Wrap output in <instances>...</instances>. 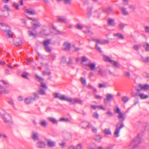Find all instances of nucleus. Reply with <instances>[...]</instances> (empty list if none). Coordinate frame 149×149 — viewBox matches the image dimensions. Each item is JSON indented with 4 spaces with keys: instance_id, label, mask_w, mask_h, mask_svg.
Wrapping results in <instances>:
<instances>
[{
    "instance_id": "40",
    "label": "nucleus",
    "mask_w": 149,
    "mask_h": 149,
    "mask_svg": "<svg viewBox=\"0 0 149 149\" xmlns=\"http://www.w3.org/2000/svg\"><path fill=\"white\" fill-rule=\"evenodd\" d=\"M72 0H64V3L66 4L70 5L71 4Z\"/></svg>"
},
{
    "instance_id": "56",
    "label": "nucleus",
    "mask_w": 149,
    "mask_h": 149,
    "mask_svg": "<svg viewBox=\"0 0 149 149\" xmlns=\"http://www.w3.org/2000/svg\"><path fill=\"white\" fill-rule=\"evenodd\" d=\"M13 6L16 9L18 10L19 9V6L17 3H14Z\"/></svg>"
},
{
    "instance_id": "48",
    "label": "nucleus",
    "mask_w": 149,
    "mask_h": 149,
    "mask_svg": "<svg viewBox=\"0 0 149 149\" xmlns=\"http://www.w3.org/2000/svg\"><path fill=\"white\" fill-rule=\"evenodd\" d=\"M124 24L122 23H120L118 24V28L120 29H122L124 26Z\"/></svg>"
},
{
    "instance_id": "22",
    "label": "nucleus",
    "mask_w": 149,
    "mask_h": 149,
    "mask_svg": "<svg viewBox=\"0 0 149 149\" xmlns=\"http://www.w3.org/2000/svg\"><path fill=\"white\" fill-rule=\"evenodd\" d=\"M28 33L29 36H33L34 38L36 36L37 33L36 32L34 33L32 31H28Z\"/></svg>"
},
{
    "instance_id": "18",
    "label": "nucleus",
    "mask_w": 149,
    "mask_h": 149,
    "mask_svg": "<svg viewBox=\"0 0 149 149\" xmlns=\"http://www.w3.org/2000/svg\"><path fill=\"white\" fill-rule=\"evenodd\" d=\"M9 93V91L6 89L3 86L1 85L0 86V93L8 94Z\"/></svg>"
},
{
    "instance_id": "43",
    "label": "nucleus",
    "mask_w": 149,
    "mask_h": 149,
    "mask_svg": "<svg viewBox=\"0 0 149 149\" xmlns=\"http://www.w3.org/2000/svg\"><path fill=\"white\" fill-rule=\"evenodd\" d=\"M114 35L115 36H118L119 38H120L121 39H123L124 38L123 36L121 34L116 33V34H114Z\"/></svg>"
},
{
    "instance_id": "47",
    "label": "nucleus",
    "mask_w": 149,
    "mask_h": 149,
    "mask_svg": "<svg viewBox=\"0 0 149 149\" xmlns=\"http://www.w3.org/2000/svg\"><path fill=\"white\" fill-rule=\"evenodd\" d=\"M41 84L40 86L41 87L45 88V90L47 89V86H46L45 84L43 83L42 82L41 83Z\"/></svg>"
},
{
    "instance_id": "23",
    "label": "nucleus",
    "mask_w": 149,
    "mask_h": 149,
    "mask_svg": "<svg viewBox=\"0 0 149 149\" xmlns=\"http://www.w3.org/2000/svg\"><path fill=\"white\" fill-rule=\"evenodd\" d=\"M48 120L53 124H57V121L56 119L53 117H51L48 118Z\"/></svg>"
},
{
    "instance_id": "49",
    "label": "nucleus",
    "mask_w": 149,
    "mask_h": 149,
    "mask_svg": "<svg viewBox=\"0 0 149 149\" xmlns=\"http://www.w3.org/2000/svg\"><path fill=\"white\" fill-rule=\"evenodd\" d=\"M2 81L3 84L5 86L6 88H8L9 86V84L4 80H2Z\"/></svg>"
},
{
    "instance_id": "30",
    "label": "nucleus",
    "mask_w": 149,
    "mask_h": 149,
    "mask_svg": "<svg viewBox=\"0 0 149 149\" xmlns=\"http://www.w3.org/2000/svg\"><path fill=\"white\" fill-rule=\"evenodd\" d=\"M101 138V136L100 135H98L95 136L94 138V139L96 141L100 142V140Z\"/></svg>"
},
{
    "instance_id": "12",
    "label": "nucleus",
    "mask_w": 149,
    "mask_h": 149,
    "mask_svg": "<svg viewBox=\"0 0 149 149\" xmlns=\"http://www.w3.org/2000/svg\"><path fill=\"white\" fill-rule=\"evenodd\" d=\"M86 66L89 67L90 70L91 71L94 70L95 69L96 64L95 63L89 62L87 63Z\"/></svg>"
},
{
    "instance_id": "46",
    "label": "nucleus",
    "mask_w": 149,
    "mask_h": 149,
    "mask_svg": "<svg viewBox=\"0 0 149 149\" xmlns=\"http://www.w3.org/2000/svg\"><path fill=\"white\" fill-rule=\"evenodd\" d=\"M34 98L33 99V100H36L38 99L39 98V97L38 95V94L36 93H34Z\"/></svg>"
},
{
    "instance_id": "42",
    "label": "nucleus",
    "mask_w": 149,
    "mask_h": 149,
    "mask_svg": "<svg viewBox=\"0 0 149 149\" xmlns=\"http://www.w3.org/2000/svg\"><path fill=\"white\" fill-rule=\"evenodd\" d=\"M128 100L129 98L126 96L123 97L122 98V100L125 103Z\"/></svg>"
},
{
    "instance_id": "37",
    "label": "nucleus",
    "mask_w": 149,
    "mask_h": 149,
    "mask_svg": "<svg viewBox=\"0 0 149 149\" xmlns=\"http://www.w3.org/2000/svg\"><path fill=\"white\" fill-rule=\"evenodd\" d=\"M76 27L77 29H79L81 30L84 27V26L81 24H77Z\"/></svg>"
},
{
    "instance_id": "50",
    "label": "nucleus",
    "mask_w": 149,
    "mask_h": 149,
    "mask_svg": "<svg viewBox=\"0 0 149 149\" xmlns=\"http://www.w3.org/2000/svg\"><path fill=\"white\" fill-rule=\"evenodd\" d=\"M106 86V85L104 84H99L98 87L100 88H105Z\"/></svg>"
},
{
    "instance_id": "32",
    "label": "nucleus",
    "mask_w": 149,
    "mask_h": 149,
    "mask_svg": "<svg viewBox=\"0 0 149 149\" xmlns=\"http://www.w3.org/2000/svg\"><path fill=\"white\" fill-rule=\"evenodd\" d=\"M110 63L112 64L114 67L116 68L118 67V63L117 62L114 61L112 60V62H111Z\"/></svg>"
},
{
    "instance_id": "52",
    "label": "nucleus",
    "mask_w": 149,
    "mask_h": 149,
    "mask_svg": "<svg viewBox=\"0 0 149 149\" xmlns=\"http://www.w3.org/2000/svg\"><path fill=\"white\" fill-rule=\"evenodd\" d=\"M96 149H110V147L108 146L106 147V148H104L102 146H100L97 147L96 148Z\"/></svg>"
},
{
    "instance_id": "9",
    "label": "nucleus",
    "mask_w": 149,
    "mask_h": 149,
    "mask_svg": "<svg viewBox=\"0 0 149 149\" xmlns=\"http://www.w3.org/2000/svg\"><path fill=\"white\" fill-rule=\"evenodd\" d=\"M149 89V85L147 84L142 85L139 84L137 88V91H140L141 90H148Z\"/></svg>"
},
{
    "instance_id": "44",
    "label": "nucleus",
    "mask_w": 149,
    "mask_h": 149,
    "mask_svg": "<svg viewBox=\"0 0 149 149\" xmlns=\"http://www.w3.org/2000/svg\"><path fill=\"white\" fill-rule=\"evenodd\" d=\"M104 11L108 13H109L112 11V9L111 8H107L104 9Z\"/></svg>"
},
{
    "instance_id": "25",
    "label": "nucleus",
    "mask_w": 149,
    "mask_h": 149,
    "mask_svg": "<svg viewBox=\"0 0 149 149\" xmlns=\"http://www.w3.org/2000/svg\"><path fill=\"white\" fill-rule=\"evenodd\" d=\"M58 22H65L66 19L64 17H58Z\"/></svg>"
},
{
    "instance_id": "38",
    "label": "nucleus",
    "mask_w": 149,
    "mask_h": 149,
    "mask_svg": "<svg viewBox=\"0 0 149 149\" xmlns=\"http://www.w3.org/2000/svg\"><path fill=\"white\" fill-rule=\"evenodd\" d=\"M143 47L145 48L146 51H149V44L148 43H146V44L143 45Z\"/></svg>"
},
{
    "instance_id": "62",
    "label": "nucleus",
    "mask_w": 149,
    "mask_h": 149,
    "mask_svg": "<svg viewBox=\"0 0 149 149\" xmlns=\"http://www.w3.org/2000/svg\"><path fill=\"white\" fill-rule=\"evenodd\" d=\"M93 116L94 118H98V115L96 113H94L93 114Z\"/></svg>"
},
{
    "instance_id": "59",
    "label": "nucleus",
    "mask_w": 149,
    "mask_h": 149,
    "mask_svg": "<svg viewBox=\"0 0 149 149\" xmlns=\"http://www.w3.org/2000/svg\"><path fill=\"white\" fill-rule=\"evenodd\" d=\"M81 60V62H84L86 61H87V59L86 57L84 56L82 57Z\"/></svg>"
},
{
    "instance_id": "4",
    "label": "nucleus",
    "mask_w": 149,
    "mask_h": 149,
    "mask_svg": "<svg viewBox=\"0 0 149 149\" xmlns=\"http://www.w3.org/2000/svg\"><path fill=\"white\" fill-rule=\"evenodd\" d=\"M51 40H48L44 41L43 43V45L44 47V49L47 52L51 53L52 51V49L49 46L50 44Z\"/></svg>"
},
{
    "instance_id": "11",
    "label": "nucleus",
    "mask_w": 149,
    "mask_h": 149,
    "mask_svg": "<svg viewBox=\"0 0 149 149\" xmlns=\"http://www.w3.org/2000/svg\"><path fill=\"white\" fill-rule=\"evenodd\" d=\"M31 138L34 141L38 140L39 134L36 132L33 131L31 134Z\"/></svg>"
},
{
    "instance_id": "55",
    "label": "nucleus",
    "mask_w": 149,
    "mask_h": 149,
    "mask_svg": "<svg viewBox=\"0 0 149 149\" xmlns=\"http://www.w3.org/2000/svg\"><path fill=\"white\" fill-rule=\"evenodd\" d=\"M73 63L72 60L70 58H69V61L67 63V64L69 65H70Z\"/></svg>"
},
{
    "instance_id": "61",
    "label": "nucleus",
    "mask_w": 149,
    "mask_h": 149,
    "mask_svg": "<svg viewBox=\"0 0 149 149\" xmlns=\"http://www.w3.org/2000/svg\"><path fill=\"white\" fill-rule=\"evenodd\" d=\"M129 8L132 11H134L135 10V7L134 5H130V6Z\"/></svg>"
},
{
    "instance_id": "21",
    "label": "nucleus",
    "mask_w": 149,
    "mask_h": 149,
    "mask_svg": "<svg viewBox=\"0 0 149 149\" xmlns=\"http://www.w3.org/2000/svg\"><path fill=\"white\" fill-rule=\"evenodd\" d=\"M108 24L111 26H114L115 25L114 20L112 19H109L108 20Z\"/></svg>"
},
{
    "instance_id": "29",
    "label": "nucleus",
    "mask_w": 149,
    "mask_h": 149,
    "mask_svg": "<svg viewBox=\"0 0 149 149\" xmlns=\"http://www.w3.org/2000/svg\"><path fill=\"white\" fill-rule=\"evenodd\" d=\"M103 58L104 60L106 61L109 62L110 63L112 62V60L110 59L109 57L108 56H104Z\"/></svg>"
},
{
    "instance_id": "6",
    "label": "nucleus",
    "mask_w": 149,
    "mask_h": 149,
    "mask_svg": "<svg viewBox=\"0 0 149 149\" xmlns=\"http://www.w3.org/2000/svg\"><path fill=\"white\" fill-rule=\"evenodd\" d=\"M116 107V109H114V110L116 113L118 114V118L121 122H123L125 118L124 114L122 113L118 107Z\"/></svg>"
},
{
    "instance_id": "14",
    "label": "nucleus",
    "mask_w": 149,
    "mask_h": 149,
    "mask_svg": "<svg viewBox=\"0 0 149 149\" xmlns=\"http://www.w3.org/2000/svg\"><path fill=\"white\" fill-rule=\"evenodd\" d=\"M47 146L49 147L52 148L55 146L56 145L55 142L50 139L47 140Z\"/></svg>"
},
{
    "instance_id": "16",
    "label": "nucleus",
    "mask_w": 149,
    "mask_h": 149,
    "mask_svg": "<svg viewBox=\"0 0 149 149\" xmlns=\"http://www.w3.org/2000/svg\"><path fill=\"white\" fill-rule=\"evenodd\" d=\"M106 98L104 100V102L105 103H107L111 100L113 98V96L111 94H107Z\"/></svg>"
},
{
    "instance_id": "31",
    "label": "nucleus",
    "mask_w": 149,
    "mask_h": 149,
    "mask_svg": "<svg viewBox=\"0 0 149 149\" xmlns=\"http://www.w3.org/2000/svg\"><path fill=\"white\" fill-rule=\"evenodd\" d=\"M7 33V36L9 38H12L13 37V35L10 33L11 31L10 29L8 30L6 32H5Z\"/></svg>"
},
{
    "instance_id": "26",
    "label": "nucleus",
    "mask_w": 149,
    "mask_h": 149,
    "mask_svg": "<svg viewBox=\"0 0 149 149\" xmlns=\"http://www.w3.org/2000/svg\"><path fill=\"white\" fill-rule=\"evenodd\" d=\"M46 90L40 88L39 90L38 91V93L41 95H45L46 94L45 91Z\"/></svg>"
},
{
    "instance_id": "60",
    "label": "nucleus",
    "mask_w": 149,
    "mask_h": 149,
    "mask_svg": "<svg viewBox=\"0 0 149 149\" xmlns=\"http://www.w3.org/2000/svg\"><path fill=\"white\" fill-rule=\"evenodd\" d=\"M145 31L146 32H149V26H146L145 27Z\"/></svg>"
},
{
    "instance_id": "3",
    "label": "nucleus",
    "mask_w": 149,
    "mask_h": 149,
    "mask_svg": "<svg viewBox=\"0 0 149 149\" xmlns=\"http://www.w3.org/2000/svg\"><path fill=\"white\" fill-rule=\"evenodd\" d=\"M140 142L141 138L139 135V134L134 139L132 140L130 144V146L131 147V148H134Z\"/></svg>"
},
{
    "instance_id": "63",
    "label": "nucleus",
    "mask_w": 149,
    "mask_h": 149,
    "mask_svg": "<svg viewBox=\"0 0 149 149\" xmlns=\"http://www.w3.org/2000/svg\"><path fill=\"white\" fill-rule=\"evenodd\" d=\"M59 144L60 146H61L62 148L65 145V143L64 142H62V143H59Z\"/></svg>"
},
{
    "instance_id": "5",
    "label": "nucleus",
    "mask_w": 149,
    "mask_h": 149,
    "mask_svg": "<svg viewBox=\"0 0 149 149\" xmlns=\"http://www.w3.org/2000/svg\"><path fill=\"white\" fill-rule=\"evenodd\" d=\"M124 126V125L123 123H119L116 125V128L114 133V135L116 137L119 136L120 130Z\"/></svg>"
},
{
    "instance_id": "51",
    "label": "nucleus",
    "mask_w": 149,
    "mask_h": 149,
    "mask_svg": "<svg viewBox=\"0 0 149 149\" xmlns=\"http://www.w3.org/2000/svg\"><path fill=\"white\" fill-rule=\"evenodd\" d=\"M60 120L61 121H65V122H67V121H69V120L67 119V118H61L60 119Z\"/></svg>"
},
{
    "instance_id": "1",
    "label": "nucleus",
    "mask_w": 149,
    "mask_h": 149,
    "mask_svg": "<svg viewBox=\"0 0 149 149\" xmlns=\"http://www.w3.org/2000/svg\"><path fill=\"white\" fill-rule=\"evenodd\" d=\"M3 121L10 127L13 123L11 116L8 113H5L1 115Z\"/></svg>"
},
{
    "instance_id": "20",
    "label": "nucleus",
    "mask_w": 149,
    "mask_h": 149,
    "mask_svg": "<svg viewBox=\"0 0 149 149\" xmlns=\"http://www.w3.org/2000/svg\"><path fill=\"white\" fill-rule=\"evenodd\" d=\"M31 24L33 26V28L34 29H36L39 27L40 26V24L39 22H36L35 23H33V21L31 22Z\"/></svg>"
},
{
    "instance_id": "54",
    "label": "nucleus",
    "mask_w": 149,
    "mask_h": 149,
    "mask_svg": "<svg viewBox=\"0 0 149 149\" xmlns=\"http://www.w3.org/2000/svg\"><path fill=\"white\" fill-rule=\"evenodd\" d=\"M84 32L88 34V35H91L93 34V32L89 30H88L87 31H84Z\"/></svg>"
},
{
    "instance_id": "28",
    "label": "nucleus",
    "mask_w": 149,
    "mask_h": 149,
    "mask_svg": "<svg viewBox=\"0 0 149 149\" xmlns=\"http://www.w3.org/2000/svg\"><path fill=\"white\" fill-rule=\"evenodd\" d=\"M121 10L123 14L124 15H128V13L127 11L125 8H122Z\"/></svg>"
},
{
    "instance_id": "33",
    "label": "nucleus",
    "mask_w": 149,
    "mask_h": 149,
    "mask_svg": "<svg viewBox=\"0 0 149 149\" xmlns=\"http://www.w3.org/2000/svg\"><path fill=\"white\" fill-rule=\"evenodd\" d=\"M139 96L141 99H144L147 98L148 96L145 95L144 94L141 93L139 94Z\"/></svg>"
},
{
    "instance_id": "27",
    "label": "nucleus",
    "mask_w": 149,
    "mask_h": 149,
    "mask_svg": "<svg viewBox=\"0 0 149 149\" xmlns=\"http://www.w3.org/2000/svg\"><path fill=\"white\" fill-rule=\"evenodd\" d=\"M35 79L40 82H43L44 79L41 77H40L38 75H36L35 77Z\"/></svg>"
},
{
    "instance_id": "8",
    "label": "nucleus",
    "mask_w": 149,
    "mask_h": 149,
    "mask_svg": "<svg viewBox=\"0 0 149 149\" xmlns=\"http://www.w3.org/2000/svg\"><path fill=\"white\" fill-rule=\"evenodd\" d=\"M10 29V27L6 23L2 22L0 23V29L3 30L5 32H6Z\"/></svg>"
},
{
    "instance_id": "2",
    "label": "nucleus",
    "mask_w": 149,
    "mask_h": 149,
    "mask_svg": "<svg viewBox=\"0 0 149 149\" xmlns=\"http://www.w3.org/2000/svg\"><path fill=\"white\" fill-rule=\"evenodd\" d=\"M92 40L95 41L96 43V44L95 45V47L96 48L97 50L100 52H101L102 51L101 49L98 46L97 44H108L109 43V41L108 40H102L100 39H95L93 38L92 39Z\"/></svg>"
},
{
    "instance_id": "13",
    "label": "nucleus",
    "mask_w": 149,
    "mask_h": 149,
    "mask_svg": "<svg viewBox=\"0 0 149 149\" xmlns=\"http://www.w3.org/2000/svg\"><path fill=\"white\" fill-rule=\"evenodd\" d=\"M37 147L40 148H45L46 144L44 142L39 141L37 143Z\"/></svg>"
},
{
    "instance_id": "10",
    "label": "nucleus",
    "mask_w": 149,
    "mask_h": 149,
    "mask_svg": "<svg viewBox=\"0 0 149 149\" xmlns=\"http://www.w3.org/2000/svg\"><path fill=\"white\" fill-rule=\"evenodd\" d=\"M54 97L55 98H58L61 100H64L66 101H67L68 98V97H65L64 95L61 96L60 94L58 93H55L54 95Z\"/></svg>"
},
{
    "instance_id": "15",
    "label": "nucleus",
    "mask_w": 149,
    "mask_h": 149,
    "mask_svg": "<svg viewBox=\"0 0 149 149\" xmlns=\"http://www.w3.org/2000/svg\"><path fill=\"white\" fill-rule=\"evenodd\" d=\"M23 10L25 12L29 15H33L35 14V11L31 8L27 9L26 7H24Z\"/></svg>"
},
{
    "instance_id": "45",
    "label": "nucleus",
    "mask_w": 149,
    "mask_h": 149,
    "mask_svg": "<svg viewBox=\"0 0 149 149\" xmlns=\"http://www.w3.org/2000/svg\"><path fill=\"white\" fill-rule=\"evenodd\" d=\"M28 75V73L26 72H24L22 74V77L24 78L27 79V76Z\"/></svg>"
},
{
    "instance_id": "24",
    "label": "nucleus",
    "mask_w": 149,
    "mask_h": 149,
    "mask_svg": "<svg viewBox=\"0 0 149 149\" xmlns=\"http://www.w3.org/2000/svg\"><path fill=\"white\" fill-rule=\"evenodd\" d=\"M33 98L30 97L29 98H26L25 100V102L27 104H30L32 102Z\"/></svg>"
},
{
    "instance_id": "19",
    "label": "nucleus",
    "mask_w": 149,
    "mask_h": 149,
    "mask_svg": "<svg viewBox=\"0 0 149 149\" xmlns=\"http://www.w3.org/2000/svg\"><path fill=\"white\" fill-rule=\"evenodd\" d=\"M90 123L87 121H84L81 124V126L83 128L86 129L89 127Z\"/></svg>"
},
{
    "instance_id": "64",
    "label": "nucleus",
    "mask_w": 149,
    "mask_h": 149,
    "mask_svg": "<svg viewBox=\"0 0 149 149\" xmlns=\"http://www.w3.org/2000/svg\"><path fill=\"white\" fill-rule=\"evenodd\" d=\"M95 98L96 99H101L102 98V97L99 95H95Z\"/></svg>"
},
{
    "instance_id": "41",
    "label": "nucleus",
    "mask_w": 149,
    "mask_h": 149,
    "mask_svg": "<svg viewBox=\"0 0 149 149\" xmlns=\"http://www.w3.org/2000/svg\"><path fill=\"white\" fill-rule=\"evenodd\" d=\"M105 133L107 134H111V132L110 130L108 129H105L104 130Z\"/></svg>"
},
{
    "instance_id": "39",
    "label": "nucleus",
    "mask_w": 149,
    "mask_h": 149,
    "mask_svg": "<svg viewBox=\"0 0 149 149\" xmlns=\"http://www.w3.org/2000/svg\"><path fill=\"white\" fill-rule=\"evenodd\" d=\"M143 61L146 63H149V57H147L145 58H142Z\"/></svg>"
},
{
    "instance_id": "53",
    "label": "nucleus",
    "mask_w": 149,
    "mask_h": 149,
    "mask_svg": "<svg viewBox=\"0 0 149 149\" xmlns=\"http://www.w3.org/2000/svg\"><path fill=\"white\" fill-rule=\"evenodd\" d=\"M42 73L44 75H50L51 74V72H46L45 71H43Z\"/></svg>"
},
{
    "instance_id": "17",
    "label": "nucleus",
    "mask_w": 149,
    "mask_h": 149,
    "mask_svg": "<svg viewBox=\"0 0 149 149\" xmlns=\"http://www.w3.org/2000/svg\"><path fill=\"white\" fill-rule=\"evenodd\" d=\"M71 45L70 43L69 42L64 43L63 44L64 50L66 51H69L70 49Z\"/></svg>"
},
{
    "instance_id": "36",
    "label": "nucleus",
    "mask_w": 149,
    "mask_h": 149,
    "mask_svg": "<svg viewBox=\"0 0 149 149\" xmlns=\"http://www.w3.org/2000/svg\"><path fill=\"white\" fill-rule=\"evenodd\" d=\"M80 81L82 85L83 86L85 85L86 84V80L83 77H81L80 79Z\"/></svg>"
},
{
    "instance_id": "57",
    "label": "nucleus",
    "mask_w": 149,
    "mask_h": 149,
    "mask_svg": "<svg viewBox=\"0 0 149 149\" xmlns=\"http://www.w3.org/2000/svg\"><path fill=\"white\" fill-rule=\"evenodd\" d=\"M82 146L81 144H78L76 146V149H82Z\"/></svg>"
},
{
    "instance_id": "7",
    "label": "nucleus",
    "mask_w": 149,
    "mask_h": 149,
    "mask_svg": "<svg viewBox=\"0 0 149 149\" xmlns=\"http://www.w3.org/2000/svg\"><path fill=\"white\" fill-rule=\"evenodd\" d=\"M67 101L70 102L72 104H81L82 103V101L79 98H71L68 97Z\"/></svg>"
},
{
    "instance_id": "34",
    "label": "nucleus",
    "mask_w": 149,
    "mask_h": 149,
    "mask_svg": "<svg viewBox=\"0 0 149 149\" xmlns=\"http://www.w3.org/2000/svg\"><path fill=\"white\" fill-rule=\"evenodd\" d=\"M91 108L94 109H95L96 108H101V109L104 110V109L102 106H96L95 105H92L91 106Z\"/></svg>"
},
{
    "instance_id": "58",
    "label": "nucleus",
    "mask_w": 149,
    "mask_h": 149,
    "mask_svg": "<svg viewBox=\"0 0 149 149\" xmlns=\"http://www.w3.org/2000/svg\"><path fill=\"white\" fill-rule=\"evenodd\" d=\"M4 8L5 9H6L7 11H10V9L9 8V6L7 5H5L4 6Z\"/></svg>"
},
{
    "instance_id": "35",
    "label": "nucleus",
    "mask_w": 149,
    "mask_h": 149,
    "mask_svg": "<svg viewBox=\"0 0 149 149\" xmlns=\"http://www.w3.org/2000/svg\"><path fill=\"white\" fill-rule=\"evenodd\" d=\"M40 125L41 126H43V127H45L47 125V123H46V122L45 120H43V121H41L40 122Z\"/></svg>"
}]
</instances>
